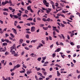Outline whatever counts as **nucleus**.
Wrapping results in <instances>:
<instances>
[{
	"instance_id": "nucleus-1",
	"label": "nucleus",
	"mask_w": 80,
	"mask_h": 80,
	"mask_svg": "<svg viewBox=\"0 0 80 80\" xmlns=\"http://www.w3.org/2000/svg\"><path fill=\"white\" fill-rule=\"evenodd\" d=\"M15 44H14L12 46V47L11 48V52H12L14 49H15Z\"/></svg>"
},
{
	"instance_id": "nucleus-2",
	"label": "nucleus",
	"mask_w": 80,
	"mask_h": 80,
	"mask_svg": "<svg viewBox=\"0 0 80 80\" xmlns=\"http://www.w3.org/2000/svg\"><path fill=\"white\" fill-rule=\"evenodd\" d=\"M35 27H34L32 26L31 28V32H35Z\"/></svg>"
},
{
	"instance_id": "nucleus-3",
	"label": "nucleus",
	"mask_w": 80,
	"mask_h": 80,
	"mask_svg": "<svg viewBox=\"0 0 80 80\" xmlns=\"http://www.w3.org/2000/svg\"><path fill=\"white\" fill-rule=\"evenodd\" d=\"M46 12L47 13H49V12H51V10H52L51 8H48V9H47V10H46Z\"/></svg>"
},
{
	"instance_id": "nucleus-4",
	"label": "nucleus",
	"mask_w": 80,
	"mask_h": 80,
	"mask_svg": "<svg viewBox=\"0 0 80 80\" xmlns=\"http://www.w3.org/2000/svg\"><path fill=\"white\" fill-rule=\"evenodd\" d=\"M12 30H13V32L14 33H15L16 35H17V30L14 28H12Z\"/></svg>"
},
{
	"instance_id": "nucleus-5",
	"label": "nucleus",
	"mask_w": 80,
	"mask_h": 80,
	"mask_svg": "<svg viewBox=\"0 0 80 80\" xmlns=\"http://www.w3.org/2000/svg\"><path fill=\"white\" fill-rule=\"evenodd\" d=\"M23 42V40L22 39H20L19 40V44H22V43Z\"/></svg>"
},
{
	"instance_id": "nucleus-6",
	"label": "nucleus",
	"mask_w": 80,
	"mask_h": 80,
	"mask_svg": "<svg viewBox=\"0 0 80 80\" xmlns=\"http://www.w3.org/2000/svg\"><path fill=\"white\" fill-rule=\"evenodd\" d=\"M6 51V49L5 50H3L2 48H0V52H5Z\"/></svg>"
},
{
	"instance_id": "nucleus-7",
	"label": "nucleus",
	"mask_w": 80,
	"mask_h": 80,
	"mask_svg": "<svg viewBox=\"0 0 80 80\" xmlns=\"http://www.w3.org/2000/svg\"><path fill=\"white\" fill-rule=\"evenodd\" d=\"M20 67V64H17L16 66H14V68H19V67Z\"/></svg>"
},
{
	"instance_id": "nucleus-8",
	"label": "nucleus",
	"mask_w": 80,
	"mask_h": 80,
	"mask_svg": "<svg viewBox=\"0 0 80 80\" xmlns=\"http://www.w3.org/2000/svg\"><path fill=\"white\" fill-rule=\"evenodd\" d=\"M44 5H45L46 7H49V3L48 2H47V3H46V4H44Z\"/></svg>"
},
{
	"instance_id": "nucleus-9",
	"label": "nucleus",
	"mask_w": 80,
	"mask_h": 80,
	"mask_svg": "<svg viewBox=\"0 0 80 80\" xmlns=\"http://www.w3.org/2000/svg\"><path fill=\"white\" fill-rule=\"evenodd\" d=\"M60 50H61L60 48H58L57 49L56 51H55V52H56V51L57 52H60Z\"/></svg>"
},
{
	"instance_id": "nucleus-10",
	"label": "nucleus",
	"mask_w": 80,
	"mask_h": 80,
	"mask_svg": "<svg viewBox=\"0 0 80 80\" xmlns=\"http://www.w3.org/2000/svg\"><path fill=\"white\" fill-rule=\"evenodd\" d=\"M36 41H37V40H32L31 41V43H32V42L33 43H35Z\"/></svg>"
},
{
	"instance_id": "nucleus-11",
	"label": "nucleus",
	"mask_w": 80,
	"mask_h": 80,
	"mask_svg": "<svg viewBox=\"0 0 80 80\" xmlns=\"http://www.w3.org/2000/svg\"><path fill=\"white\" fill-rule=\"evenodd\" d=\"M57 72V76L58 77H60V72H58V71Z\"/></svg>"
},
{
	"instance_id": "nucleus-12",
	"label": "nucleus",
	"mask_w": 80,
	"mask_h": 80,
	"mask_svg": "<svg viewBox=\"0 0 80 80\" xmlns=\"http://www.w3.org/2000/svg\"><path fill=\"white\" fill-rule=\"evenodd\" d=\"M2 10H3V11H5H5H8V9L5 8L4 9H2Z\"/></svg>"
},
{
	"instance_id": "nucleus-13",
	"label": "nucleus",
	"mask_w": 80,
	"mask_h": 80,
	"mask_svg": "<svg viewBox=\"0 0 80 80\" xmlns=\"http://www.w3.org/2000/svg\"><path fill=\"white\" fill-rule=\"evenodd\" d=\"M30 56H31V57H34V56H33V55H35V56L36 55H34L33 53H32L30 54Z\"/></svg>"
},
{
	"instance_id": "nucleus-14",
	"label": "nucleus",
	"mask_w": 80,
	"mask_h": 80,
	"mask_svg": "<svg viewBox=\"0 0 80 80\" xmlns=\"http://www.w3.org/2000/svg\"><path fill=\"white\" fill-rule=\"evenodd\" d=\"M32 73V71H27V74H28H28H30V73Z\"/></svg>"
},
{
	"instance_id": "nucleus-15",
	"label": "nucleus",
	"mask_w": 80,
	"mask_h": 80,
	"mask_svg": "<svg viewBox=\"0 0 80 80\" xmlns=\"http://www.w3.org/2000/svg\"><path fill=\"white\" fill-rule=\"evenodd\" d=\"M10 35L12 38H14V37H15V36H14V35H13V34H12V33H10Z\"/></svg>"
},
{
	"instance_id": "nucleus-16",
	"label": "nucleus",
	"mask_w": 80,
	"mask_h": 80,
	"mask_svg": "<svg viewBox=\"0 0 80 80\" xmlns=\"http://www.w3.org/2000/svg\"><path fill=\"white\" fill-rule=\"evenodd\" d=\"M38 75H40V77H41L42 75V74L39 72H38Z\"/></svg>"
},
{
	"instance_id": "nucleus-17",
	"label": "nucleus",
	"mask_w": 80,
	"mask_h": 80,
	"mask_svg": "<svg viewBox=\"0 0 80 80\" xmlns=\"http://www.w3.org/2000/svg\"><path fill=\"white\" fill-rule=\"evenodd\" d=\"M27 20H30V21H32V20H33V18H29L28 19H27Z\"/></svg>"
},
{
	"instance_id": "nucleus-18",
	"label": "nucleus",
	"mask_w": 80,
	"mask_h": 80,
	"mask_svg": "<svg viewBox=\"0 0 80 80\" xmlns=\"http://www.w3.org/2000/svg\"><path fill=\"white\" fill-rule=\"evenodd\" d=\"M18 22L17 21H16L14 22V26H17V24Z\"/></svg>"
},
{
	"instance_id": "nucleus-19",
	"label": "nucleus",
	"mask_w": 80,
	"mask_h": 80,
	"mask_svg": "<svg viewBox=\"0 0 80 80\" xmlns=\"http://www.w3.org/2000/svg\"><path fill=\"white\" fill-rule=\"evenodd\" d=\"M27 9L28 10H30L31 9V6H29L28 7Z\"/></svg>"
},
{
	"instance_id": "nucleus-20",
	"label": "nucleus",
	"mask_w": 80,
	"mask_h": 80,
	"mask_svg": "<svg viewBox=\"0 0 80 80\" xmlns=\"http://www.w3.org/2000/svg\"><path fill=\"white\" fill-rule=\"evenodd\" d=\"M24 13L25 14H27L28 13V11L27 10H26L25 11Z\"/></svg>"
},
{
	"instance_id": "nucleus-21",
	"label": "nucleus",
	"mask_w": 80,
	"mask_h": 80,
	"mask_svg": "<svg viewBox=\"0 0 80 80\" xmlns=\"http://www.w3.org/2000/svg\"><path fill=\"white\" fill-rule=\"evenodd\" d=\"M43 28L45 30H48V27L45 28V27H43Z\"/></svg>"
},
{
	"instance_id": "nucleus-22",
	"label": "nucleus",
	"mask_w": 80,
	"mask_h": 80,
	"mask_svg": "<svg viewBox=\"0 0 80 80\" xmlns=\"http://www.w3.org/2000/svg\"><path fill=\"white\" fill-rule=\"evenodd\" d=\"M69 43H70L71 45H72V46H73V45H75V44L73 43V42H70Z\"/></svg>"
},
{
	"instance_id": "nucleus-23",
	"label": "nucleus",
	"mask_w": 80,
	"mask_h": 80,
	"mask_svg": "<svg viewBox=\"0 0 80 80\" xmlns=\"http://www.w3.org/2000/svg\"><path fill=\"white\" fill-rule=\"evenodd\" d=\"M2 5H6V3H5V2H2Z\"/></svg>"
},
{
	"instance_id": "nucleus-24",
	"label": "nucleus",
	"mask_w": 80,
	"mask_h": 80,
	"mask_svg": "<svg viewBox=\"0 0 80 80\" xmlns=\"http://www.w3.org/2000/svg\"><path fill=\"white\" fill-rule=\"evenodd\" d=\"M43 3H44V4H45L47 3V1H46L45 0H43Z\"/></svg>"
},
{
	"instance_id": "nucleus-25",
	"label": "nucleus",
	"mask_w": 80,
	"mask_h": 80,
	"mask_svg": "<svg viewBox=\"0 0 80 80\" xmlns=\"http://www.w3.org/2000/svg\"><path fill=\"white\" fill-rule=\"evenodd\" d=\"M23 17H28V16L26 14H24L22 15Z\"/></svg>"
},
{
	"instance_id": "nucleus-26",
	"label": "nucleus",
	"mask_w": 80,
	"mask_h": 80,
	"mask_svg": "<svg viewBox=\"0 0 80 80\" xmlns=\"http://www.w3.org/2000/svg\"><path fill=\"white\" fill-rule=\"evenodd\" d=\"M47 58V57L46 56L45 57H42V59L43 60H45V59H46Z\"/></svg>"
},
{
	"instance_id": "nucleus-27",
	"label": "nucleus",
	"mask_w": 80,
	"mask_h": 80,
	"mask_svg": "<svg viewBox=\"0 0 80 80\" xmlns=\"http://www.w3.org/2000/svg\"><path fill=\"white\" fill-rule=\"evenodd\" d=\"M56 54L55 53L52 54V56L53 58H55V56H56Z\"/></svg>"
},
{
	"instance_id": "nucleus-28",
	"label": "nucleus",
	"mask_w": 80,
	"mask_h": 80,
	"mask_svg": "<svg viewBox=\"0 0 80 80\" xmlns=\"http://www.w3.org/2000/svg\"><path fill=\"white\" fill-rule=\"evenodd\" d=\"M15 69H16V68H15V67L14 66V68L10 70L11 72H12V71H13L15 70Z\"/></svg>"
},
{
	"instance_id": "nucleus-29",
	"label": "nucleus",
	"mask_w": 80,
	"mask_h": 80,
	"mask_svg": "<svg viewBox=\"0 0 80 80\" xmlns=\"http://www.w3.org/2000/svg\"><path fill=\"white\" fill-rule=\"evenodd\" d=\"M42 43L43 44V45H45V41H44L43 40H42Z\"/></svg>"
},
{
	"instance_id": "nucleus-30",
	"label": "nucleus",
	"mask_w": 80,
	"mask_h": 80,
	"mask_svg": "<svg viewBox=\"0 0 80 80\" xmlns=\"http://www.w3.org/2000/svg\"><path fill=\"white\" fill-rule=\"evenodd\" d=\"M52 28H53L52 29V30L53 31L57 29H56V27H53Z\"/></svg>"
},
{
	"instance_id": "nucleus-31",
	"label": "nucleus",
	"mask_w": 80,
	"mask_h": 80,
	"mask_svg": "<svg viewBox=\"0 0 80 80\" xmlns=\"http://www.w3.org/2000/svg\"><path fill=\"white\" fill-rule=\"evenodd\" d=\"M61 35L62 37V38H63V39L64 40H65V37H64V36L63 35V34H61Z\"/></svg>"
},
{
	"instance_id": "nucleus-32",
	"label": "nucleus",
	"mask_w": 80,
	"mask_h": 80,
	"mask_svg": "<svg viewBox=\"0 0 80 80\" xmlns=\"http://www.w3.org/2000/svg\"><path fill=\"white\" fill-rule=\"evenodd\" d=\"M13 17H14V18H18V17L17 16V15H13Z\"/></svg>"
},
{
	"instance_id": "nucleus-33",
	"label": "nucleus",
	"mask_w": 80,
	"mask_h": 80,
	"mask_svg": "<svg viewBox=\"0 0 80 80\" xmlns=\"http://www.w3.org/2000/svg\"><path fill=\"white\" fill-rule=\"evenodd\" d=\"M3 33V32L2 31V29L1 28H0V33L2 34Z\"/></svg>"
},
{
	"instance_id": "nucleus-34",
	"label": "nucleus",
	"mask_w": 80,
	"mask_h": 80,
	"mask_svg": "<svg viewBox=\"0 0 80 80\" xmlns=\"http://www.w3.org/2000/svg\"><path fill=\"white\" fill-rule=\"evenodd\" d=\"M11 52L12 54H15V51H12Z\"/></svg>"
},
{
	"instance_id": "nucleus-35",
	"label": "nucleus",
	"mask_w": 80,
	"mask_h": 80,
	"mask_svg": "<svg viewBox=\"0 0 80 80\" xmlns=\"http://www.w3.org/2000/svg\"><path fill=\"white\" fill-rule=\"evenodd\" d=\"M26 37L27 38H29V35L28 34H27L26 35Z\"/></svg>"
},
{
	"instance_id": "nucleus-36",
	"label": "nucleus",
	"mask_w": 80,
	"mask_h": 80,
	"mask_svg": "<svg viewBox=\"0 0 80 80\" xmlns=\"http://www.w3.org/2000/svg\"><path fill=\"white\" fill-rule=\"evenodd\" d=\"M24 48L26 50H30V49H29V48H28L27 47H25Z\"/></svg>"
},
{
	"instance_id": "nucleus-37",
	"label": "nucleus",
	"mask_w": 80,
	"mask_h": 80,
	"mask_svg": "<svg viewBox=\"0 0 80 80\" xmlns=\"http://www.w3.org/2000/svg\"><path fill=\"white\" fill-rule=\"evenodd\" d=\"M17 14L18 15V17H21L22 15V14H21V13H18Z\"/></svg>"
},
{
	"instance_id": "nucleus-38",
	"label": "nucleus",
	"mask_w": 80,
	"mask_h": 80,
	"mask_svg": "<svg viewBox=\"0 0 80 80\" xmlns=\"http://www.w3.org/2000/svg\"><path fill=\"white\" fill-rule=\"evenodd\" d=\"M42 60V58H38V60L40 62V60Z\"/></svg>"
},
{
	"instance_id": "nucleus-39",
	"label": "nucleus",
	"mask_w": 80,
	"mask_h": 80,
	"mask_svg": "<svg viewBox=\"0 0 80 80\" xmlns=\"http://www.w3.org/2000/svg\"><path fill=\"white\" fill-rule=\"evenodd\" d=\"M31 24L32 25H35V23L34 22H31Z\"/></svg>"
},
{
	"instance_id": "nucleus-40",
	"label": "nucleus",
	"mask_w": 80,
	"mask_h": 80,
	"mask_svg": "<svg viewBox=\"0 0 80 80\" xmlns=\"http://www.w3.org/2000/svg\"><path fill=\"white\" fill-rule=\"evenodd\" d=\"M5 2L6 4H7V3H9V2L8 1L6 0Z\"/></svg>"
},
{
	"instance_id": "nucleus-41",
	"label": "nucleus",
	"mask_w": 80,
	"mask_h": 80,
	"mask_svg": "<svg viewBox=\"0 0 80 80\" xmlns=\"http://www.w3.org/2000/svg\"><path fill=\"white\" fill-rule=\"evenodd\" d=\"M14 56H15V57H18V55L17 54H14Z\"/></svg>"
},
{
	"instance_id": "nucleus-42",
	"label": "nucleus",
	"mask_w": 80,
	"mask_h": 80,
	"mask_svg": "<svg viewBox=\"0 0 80 80\" xmlns=\"http://www.w3.org/2000/svg\"><path fill=\"white\" fill-rule=\"evenodd\" d=\"M3 45L4 46H6V45H7V43H4L3 44Z\"/></svg>"
},
{
	"instance_id": "nucleus-43",
	"label": "nucleus",
	"mask_w": 80,
	"mask_h": 80,
	"mask_svg": "<svg viewBox=\"0 0 80 80\" xmlns=\"http://www.w3.org/2000/svg\"><path fill=\"white\" fill-rule=\"evenodd\" d=\"M50 18H48L46 19V21H47L48 22H50Z\"/></svg>"
},
{
	"instance_id": "nucleus-44",
	"label": "nucleus",
	"mask_w": 80,
	"mask_h": 80,
	"mask_svg": "<svg viewBox=\"0 0 80 80\" xmlns=\"http://www.w3.org/2000/svg\"><path fill=\"white\" fill-rule=\"evenodd\" d=\"M60 1V2H63V3H67L66 2H65V1L61 0Z\"/></svg>"
},
{
	"instance_id": "nucleus-45",
	"label": "nucleus",
	"mask_w": 80,
	"mask_h": 80,
	"mask_svg": "<svg viewBox=\"0 0 80 80\" xmlns=\"http://www.w3.org/2000/svg\"><path fill=\"white\" fill-rule=\"evenodd\" d=\"M3 14H4V15H8V13H7L6 12H3Z\"/></svg>"
},
{
	"instance_id": "nucleus-46",
	"label": "nucleus",
	"mask_w": 80,
	"mask_h": 80,
	"mask_svg": "<svg viewBox=\"0 0 80 80\" xmlns=\"http://www.w3.org/2000/svg\"><path fill=\"white\" fill-rule=\"evenodd\" d=\"M60 4L62 7H64V3H60Z\"/></svg>"
},
{
	"instance_id": "nucleus-47",
	"label": "nucleus",
	"mask_w": 80,
	"mask_h": 80,
	"mask_svg": "<svg viewBox=\"0 0 80 80\" xmlns=\"http://www.w3.org/2000/svg\"><path fill=\"white\" fill-rule=\"evenodd\" d=\"M37 19L39 21H40V20H41V19L39 17L37 18Z\"/></svg>"
},
{
	"instance_id": "nucleus-48",
	"label": "nucleus",
	"mask_w": 80,
	"mask_h": 80,
	"mask_svg": "<svg viewBox=\"0 0 80 80\" xmlns=\"http://www.w3.org/2000/svg\"><path fill=\"white\" fill-rule=\"evenodd\" d=\"M42 21H44V22H46V21H47V20H46L45 18H42Z\"/></svg>"
},
{
	"instance_id": "nucleus-49",
	"label": "nucleus",
	"mask_w": 80,
	"mask_h": 80,
	"mask_svg": "<svg viewBox=\"0 0 80 80\" xmlns=\"http://www.w3.org/2000/svg\"><path fill=\"white\" fill-rule=\"evenodd\" d=\"M77 48H78V49H79V48H80V45H78L77 46Z\"/></svg>"
},
{
	"instance_id": "nucleus-50",
	"label": "nucleus",
	"mask_w": 80,
	"mask_h": 80,
	"mask_svg": "<svg viewBox=\"0 0 80 80\" xmlns=\"http://www.w3.org/2000/svg\"><path fill=\"white\" fill-rule=\"evenodd\" d=\"M55 6L57 7L58 6V3L57 2L55 3Z\"/></svg>"
},
{
	"instance_id": "nucleus-51",
	"label": "nucleus",
	"mask_w": 80,
	"mask_h": 80,
	"mask_svg": "<svg viewBox=\"0 0 80 80\" xmlns=\"http://www.w3.org/2000/svg\"><path fill=\"white\" fill-rule=\"evenodd\" d=\"M20 9L22 10V12H23V11H24V10H25V9H23V8H20Z\"/></svg>"
},
{
	"instance_id": "nucleus-52",
	"label": "nucleus",
	"mask_w": 80,
	"mask_h": 80,
	"mask_svg": "<svg viewBox=\"0 0 80 80\" xmlns=\"http://www.w3.org/2000/svg\"><path fill=\"white\" fill-rule=\"evenodd\" d=\"M17 28H18L19 29L22 28H21V27H20V26H17Z\"/></svg>"
},
{
	"instance_id": "nucleus-53",
	"label": "nucleus",
	"mask_w": 80,
	"mask_h": 80,
	"mask_svg": "<svg viewBox=\"0 0 80 80\" xmlns=\"http://www.w3.org/2000/svg\"><path fill=\"white\" fill-rule=\"evenodd\" d=\"M22 67L24 68H27V67H26V66H25L24 64L22 65Z\"/></svg>"
},
{
	"instance_id": "nucleus-54",
	"label": "nucleus",
	"mask_w": 80,
	"mask_h": 80,
	"mask_svg": "<svg viewBox=\"0 0 80 80\" xmlns=\"http://www.w3.org/2000/svg\"><path fill=\"white\" fill-rule=\"evenodd\" d=\"M5 42H7V43H8L9 41L8 39H5Z\"/></svg>"
},
{
	"instance_id": "nucleus-55",
	"label": "nucleus",
	"mask_w": 80,
	"mask_h": 80,
	"mask_svg": "<svg viewBox=\"0 0 80 80\" xmlns=\"http://www.w3.org/2000/svg\"><path fill=\"white\" fill-rule=\"evenodd\" d=\"M61 25L62 27H65V25L63 24H62V23H61Z\"/></svg>"
},
{
	"instance_id": "nucleus-56",
	"label": "nucleus",
	"mask_w": 80,
	"mask_h": 80,
	"mask_svg": "<svg viewBox=\"0 0 80 80\" xmlns=\"http://www.w3.org/2000/svg\"><path fill=\"white\" fill-rule=\"evenodd\" d=\"M53 35H56V33H55V31H53Z\"/></svg>"
},
{
	"instance_id": "nucleus-57",
	"label": "nucleus",
	"mask_w": 80,
	"mask_h": 80,
	"mask_svg": "<svg viewBox=\"0 0 80 80\" xmlns=\"http://www.w3.org/2000/svg\"><path fill=\"white\" fill-rule=\"evenodd\" d=\"M65 56V55H61V57H62L63 58H64V56Z\"/></svg>"
},
{
	"instance_id": "nucleus-58",
	"label": "nucleus",
	"mask_w": 80,
	"mask_h": 80,
	"mask_svg": "<svg viewBox=\"0 0 80 80\" xmlns=\"http://www.w3.org/2000/svg\"><path fill=\"white\" fill-rule=\"evenodd\" d=\"M9 10H13L12 8L11 7H9Z\"/></svg>"
},
{
	"instance_id": "nucleus-59",
	"label": "nucleus",
	"mask_w": 80,
	"mask_h": 80,
	"mask_svg": "<svg viewBox=\"0 0 80 80\" xmlns=\"http://www.w3.org/2000/svg\"><path fill=\"white\" fill-rule=\"evenodd\" d=\"M49 39L50 40H52V37L50 36L49 37Z\"/></svg>"
},
{
	"instance_id": "nucleus-60",
	"label": "nucleus",
	"mask_w": 80,
	"mask_h": 80,
	"mask_svg": "<svg viewBox=\"0 0 80 80\" xmlns=\"http://www.w3.org/2000/svg\"><path fill=\"white\" fill-rule=\"evenodd\" d=\"M50 3L52 5H53V4H54V2H53L52 1H51Z\"/></svg>"
},
{
	"instance_id": "nucleus-61",
	"label": "nucleus",
	"mask_w": 80,
	"mask_h": 80,
	"mask_svg": "<svg viewBox=\"0 0 80 80\" xmlns=\"http://www.w3.org/2000/svg\"><path fill=\"white\" fill-rule=\"evenodd\" d=\"M4 62H5V60H2L1 61L2 63H4Z\"/></svg>"
},
{
	"instance_id": "nucleus-62",
	"label": "nucleus",
	"mask_w": 80,
	"mask_h": 80,
	"mask_svg": "<svg viewBox=\"0 0 80 80\" xmlns=\"http://www.w3.org/2000/svg\"><path fill=\"white\" fill-rule=\"evenodd\" d=\"M5 55H8V52H6L5 53Z\"/></svg>"
},
{
	"instance_id": "nucleus-63",
	"label": "nucleus",
	"mask_w": 80,
	"mask_h": 80,
	"mask_svg": "<svg viewBox=\"0 0 80 80\" xmlns=\"http://www.w3.org/2000/svg\"><path fill=\"white\" fill-rule=\"evenodd\" d=\"M42 10H47V8L45 9L44 8L42 7Z\"/></svg>"
},
{
	"instance_id": "nucleus-64",
	"label": "nucleus",
	"mask_w": 80,
	"mask_h": 80,
	"mask_svg": "<svg viewBox=\"0 0 80 80\" xmlns=\"http://www.w3.org/2000/svg\"><path fill=\"white\" fill-rule=\"evenodd\" d=\"M26 25H28V26H30V23H28L26 24Z\"/></svg>"
}]
</instances>
